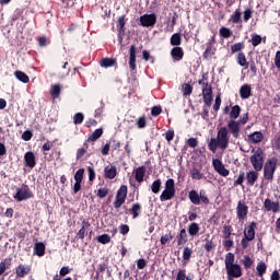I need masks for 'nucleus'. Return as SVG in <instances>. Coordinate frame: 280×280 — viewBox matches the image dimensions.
Listing matches in <instances>:
<instances>
[{
    "instance_id": "obj_3",
    "label": "nucleus",
    "mask_w": 280,
    "mask_h": 280,
    "mask_svg": "<svg viewBox=\"0 0 280 280\" xmlns=\"http://www.w3.org/2000/svg\"><path fill=\"white\" fill-rule=\"evenodd\" d=\"M176 196V183L173 178H168L165 182L164 190L162 191L160 196L161 202H167V200H172Z\"/></svg>"
},
{
    "instance_id": "obj_36",
    "label": "nucleus",
    "mask_w": 280,
    "mask_h": 280,
    "mask_svg": "<svg viewBox=\"0 0 280 280\" xmlns=\"http://www.w3.org/2000/svg\"><path fill=\"white\" fill-rule=\"evenodd\" d=\"M117 27L119 30V34L126 32V15H121L118 18Z\"/></svg>"
},
{
    "instance_id": "obj_26",
    "label": "nucleus",
    "mask_w": 280,
    "mask_h": 280,
    "mask_svg": "<svg viewBox=\"0 0 280 280\" xmlns=\"http://www.w3.org/2000/svg\"><path fill=\"white\" fill-rule=\"evenodd\" d=\"M198 233H200V225L196 222H192L188 225V234L191 237H196V235H198Z\"/></svg>"
},
{
    "instance_id": "obj_34",
    "label": "nucleus",
    "mask_w": 280,
    "mask_h": 280,
    "mask_svg": "<svg viewBox=\"0 0 280 280\" xmlns=\"http://www.w3.org/2000/svg\"><path fill=\"white\" fill-rule=\"evenodd\" d=\"M230 21L234 24L242 23V11H240V9H236L231 15Z\"/></svg>"
},
{
    "instance_id": "obj_25",
    "label": "nucleus",
    "mask_w": 280,
    "mask_h": 280,
    "mask_svg": "<svg viewBox=\"0 0 280 280\" xmlns=\"http://www.w3.org/2000/svg\"><path fill=\"white\" fill-rule=\"evenodd\" d=\"M34 255H37V257H44L45 256V245L43 242L35 243L34 245Z\"/></svg>"
},
{
    "instance_id": "obj_48",
    "label": "nucleus",
    "mask_w": 280,
    "mask_h": 280,
    "mask_svg": "<svg viewBox=\"0 0 280 280\" xmlns=\"http://www.w3.org/2000/svg\"><path fill=\"white\" fill-rule=\"evenodd\" d=\"M82 121H84V114L82 113H77L74 116H73V124L75 126H80V124H82Z\"/></svg>"
},
{
    "instance_id": "obj_45",
    "label": "nucleus",
    "mask_w": 280,
    "mask_h": 280,
    "mask_svg": "<svg viewBox=\"0 0 280 280\" xmlns=\"http://www.w3.org/2000/svg\"><path fill=\"white\" fill-rule=\"evenodd\" d=\"M173 240L174 235H172V232H170L168 234L161 236L160 242L162 246H165V244H168V242H172Z\"/></svg>"
},
{
    "instance_id": "obj_38",
    "label": "nucleus",
    "mask_w": 280,
    "mask_h": 280,
    "mask_svg": "<svg viewBox=\"0 0 280 280\" xmlns=\"http://www.w3.org/2000/svg\"><path fill=\"white\" fill-rule=\"evenodd\" d=\"M222 233H223V240L231 238V235H233V226L224 225L223 230H222Z\"/></svg>"
},
{
    "instance_id": "obj_14",
    "label": "nucleus",
    "mask_w": 280,
    "mask_h": 280,
    "mask_svg": "<svg viewBox=\"0 0 280 280\" xmlns=\"http://www.w3.org/2000/svg\"><path fill=\"white\" fill-rule=\"evenodd\" d=\"M246 185L248 187H254L255 186V183H257V180L259 179V171H249L247 172L246 176Z\"/></svg>"
},
{
    "instance_id": "obj_35",
    "label": "nucleus",
    "mask_w": 280,
    "mask_h": 280,
    "mask_svg": "<svg viewBox=\"0 0 280 280\" xmlns=\"http://www.w3.org/2000/svg\"><path fill=\"white\" fill-rule=\"evenodd\" d=\"M182 93H183L184 97L191 95V93H194V86H191V84H189V83H184L182 85Z\"/></svg>"
},
{
    "instance_id": "obj_47",
    "label": "nucleus",
    "mask_w": 280,
    "mask_h": 280,
    "mask_svg": "<svg viewBox=\"0 0 280 280\" xmlns=\"http://www.w3.org/2000/svg\"><path fill=\"white\" fill-rule=\"evenodd\" d=\"M258 277H264L266 275V262H259L256 267Z\"/></svg>"
},
{
    "instance_id": "obj_52",
    "label": "nucleus",
    "mask_w": 280,
    "mask_h": 280,
    "mask_svg": "<svg viewBox=\"0 0 280 280\" xmlns=\"http://www.w3.org/2000/svg\"><path fill=\"white\" fill-rule=\"evenodd\" d=\"M187 279V270L185 269H179L177 271V275L175 277V280H186Z\"/></svg>"
},
{
    "instance_id": "obj_2",
    "label": "nucleus",
    "mask_w": 280,
    "mask_h": 280,
    "mask_svg": "<svg viewBox=\"0 0 280 280\" xmlns=\"http://www.w3.org/2000/svg\"><path fill=\"white\" fill-rule=\"evenodd\" d=\"M225 271L230 277H235V279H240L242 277V266L235 264V254L228 253L225 255Z\"/></svg>"
},
{
    "instance_id": "obj_60",
    "label": "nucleus",
    "mask_w": 280,
    "mask_h": 280,
    "mask_svg": "<svg viewBox=\"0 0 280 280\" xmlns=\"http://www.w3.org/2000/svg\"><path fill=\"white\" fill-rule=\"evenodd\" d=\"M240 126H246V124H248V113L243 114L240 118V120H236Z\"/></svg>"
},
{
    "instance_id": "obj_39",
    "label": "nucleus",
    "mask_w": 280,
    "mask_h": 280,
    "mask_svg": "<svg viewBox=\"0 0 280 280\" xmlns=\"http://www.w3.org/2000/svg\"><path fill=\"white\" fill-rule=\"evenodd\" d=\"M190 176L192 180H202V173L198 168H192L190 171Z\"/></svg>"
},
{
    "instance_id": "obj_49",
    "label": "nucleus",
    "mask_w": 280,
    "mask_h": 280,
    "mask_svg": "<svg viewBox=\"0 0 280 280\" xmlns=\"http://www.w3.org/2000/svg\"><path fill=\"white\" fill-rule=\"evenodd\" d=\"M244 43H236L231 46L232 54H237V51H242L244 49Z\"/></svg>"
},
{
    "instance_id": "obj_44",
    "label": "nucleus",
    "mask_w": 280,
    "mask_h": 280,
    "mask_svg": "<svg viewBox=\"0 0 280 280\" xmlns=\"http://www.w3.org/2000/svg\"><path fill=\"white\" fill-rule=\"evenodd\" d=\"M161 185H163L161 179H155L152 183L151 190L153 191V194H159V191H161Z\"/></svg>"
},
{
    "instance_id": "obj_28",
    "label": "nucleus",
    "mask_w": 280,
    "mask_h": 280,
    "mask_svg": "<svg viewBox=\"0 0 280 280\" xmlns=\"http://www.w3.org/2000/svg\"><path fill=\"white\" fill-rule=\"evenodd\" d=\"M102 135H104V130L102 128L96 129L92 135L89 136L88 141L90 143H95V141H97Z\"/></svg>"
},
{
    "instance_id": "obj_57",
    "label": "nucleus",
    "mask_w": 280,
    "mask_h": 280,
    "mask_svg": "<svg viewBox=\"0 0 280 280\" xmlns=\"http://www.w3.org/2000/svg\"><path fill=\"white\" fill-rule=\"evenodd\" d=\"M205 95H213V88L211 84H206V86L202 89V96Z\"/></svg>"
},
{
    "instance_id": "obj_61",
    "label": "nucleus",
    "mask_w": 280,
    "mask_h": 280,
    "mask_svg": "<svg viewBox=\"0 0 280 280\" xmlns=\"http://www.w3.org/2000/svg\"><path fill=\"white\" fill-rule=\"evenodd\" d=\"M187 145L189 148H198V138H189L187 140Z\"/></svg>"
},
{
    "instance_id": "obj_50",
    "label": "nucleus",
    "mask_w": 280,
    "mask_h": 280,
    "mask_svg": "<svg viewBox=\"0 0 280 280\" xmlns=\"http://www.w3.org/2000/svg\"><path fill=\"white\" fill-rule=\"evenodd\" d=\"M136 126L137 128L143 129L148 126V121L145 120V116H142L140 118H138V120L136 121Z\"/></svg>"
},
{
    "instance_id": "obj_19",
    "label": "nucleus",
    "mask_w": 280,
    "mask_h": 280,
    "mask_svg": "<svg viewBox=\"0 0 280 280\" xmlns=\"http://www.w3.org/2000/svg\"><path fill=\"white\" fill-rule=\"evenodd\" d=\"M249 143H261L264 141V133L261 131H255L247 136Z\"/></svg>"
},
{
    "instance_id": "obj_64",
    "label": "nucleus",
    "mask_w": 280,
    "mask_h": 280,
    "mask_svg": "<svg viewBox=\"0 0 280 280\" xmlns=\"http://www.w3.org/2000/svg\"><path fill=\"white\" fill-rule=\"evenodd\" d=\"M275 65L277 69H280V50L276 52Z\"/></svg>"
},
{
    "instance_id": "obj_41",
    "label": "nucleus",
    "mask_w": 280,
    "mask_h": 280,
    "mask_svg": "<svg viewBox=\"0 0 280 280\" xmlns=\"http://www.w3.org/2000/svg\"><path fill=\"white\" fill-rule=\"evenodd\" d=\"M115 59L112 58H104L101 61V67H105V69H108V67H115Z\"/></svg>"
},
{
    "instance_id": "obj_10",
    "label": "nucleus",
    "mask_w": 280,
    "mask_h": 280,
    "mask_svg": "<svg viewBox=\"0 0 280 280\" xmlns=\"http://www.w3.org/2000/svg\"><path fill=\"white\" fill-rule=\"evenodd\" d=\"M212 167L220 174V176H229L231 174V171L224 166V164L219 159L212 160Z\"/></svg>"
},
{
    "instance_id": "obj_11",
    "label": "nucleus",
    "mask_w": 280,
    "mask_h": 280,
    "mask_svg": "<svg viewBox=\"0 0 280 280\" xmlns=\"http://www.w3.org/2000/svg\"><path fill=\"white\" fill-rule=\"evenodd\" d=\"M212 167L220 174V176H229L231 174V171L224 166V164L219 159L212 160Z\"/></svg>"
},
{
    "instance_id": "obj_62",
    "label": "nucleus",
    "mask_w": 280,
    "mask_h": 280,
    "mask_svg": "<svg viewBox=\"0 0 280 280\" xmlns=\"http://www.w3.org/2000/svg\"><path fill=\"white\" fill-rule=\"evenodd\" d=\"M88 174L90 182L95 180V168H93L92 166H88Z\"/></svg>"
},
{
    "instance_id": "obj_24",
    "label": "nucleus",
    "mask_w": 280,
    "mask_h": 280,
    "mask_svg": "<svg viewBox=\"0 0 280 280\" xmlns=\"http://www.w3.org/2000/svg\"><path fill=\"white\" fill-rule=\"evenodd\" d=\"M90 226H91V223L89 222V220L82 221V228L79 230L77 234L79 240H84V235H86V229H89Z\"/></svg>"
},
{
    "instance_id": "obj_51",
    "label": "nucleus",
    "mask_w": 280,
    "mask_h": 280,
    "mask_svg": "<svg viewBox=\"0 0 280 280\" xmlns=\"http://www.w3.org/2000/svg\"><path fill=\"white\" fill-rule=\"evenodd\" d=\"M242 264H243L244 268H246V270H248V268H250V266H253V259H250V256H244L242 259Z\"/></svg>"
},
{
    "instance_id": "obj_15",
    "label": "nucleus",
    "mask_w": 280,
    "mask_h": 280,
    "mask_svg": "<svg viewBox=\"0 0 280 280\" xmlns=\"http://www.w3.org/2000/svg\"><path fill=\"white\" fill-rule=\"evenodd\" d=\"M129 67L131 71L137 69V47L135 45H131L129 49Z\"/></svg>"
},
{
    "instance_id": "obj_27",
    "label": "nucleus",
    "mask_w": 280,
    "mask_h": 280,
    "mask_svg": "<svg viewBox=\"0 0 280 280\" xmlns=\"http://www.w3.org/2000/svg\"><path fill=\"white\" fill-rule=\"evenodd\" d=\"M187 244V230L182 229L177 235V246H184Z\"/></svg>"
},
{
    "instance_id": "obj_6",
    "label": "nucleus",
    "mask_w": 280,
    "mask_h": 280,
    "mask_svg": "<svg viewBox=\"0 0 280 280\" xmlns=\"http://www.w3.org/2000/svg\"><path fill=\"white\" fill-rule=\"evenodd\" d=\"M13 198L18 202H23V200H30V198H34V192H32L30 186L22 185L20 188H16V192Z\"/></svg>"
},
{
    "instance_id": "obj_63",
    "label": "nucleus",
    "mask_w": 280,
    "mask_h": 280,
    "mask_svg": "<svg viewBox=\"0 0 280 280\" xmlns=\"http://www.w3.org/2000/svg\"><path fill=\"white\" fill-rule=\"evenodd\" d=\"M108 196V188H100L97 191L98 198H106Z\"/></svg>"
},
{
    "instance_id": "obj_33",
    "label": "nucleus",
    "mask_w": 280,
    "mask_h": 280,
    "mask_svg": "<svg viewBox=\"0 0 280 280\" xmlns=\"http://www.w3.org/2000/svg\"><path fill=\"white\" fill-rule=\"evenodd\" d=\"M16 277L23 278L25 275H28L30 272V267H26L25 265H20L16 268Z\"/></svg>"
},
{
    "instance_id": "obj_32",
    "label": "nucleus",
    "mask_w": 280,
    "mask_h": 280,
    "mask_svg": "<svg viewBox=\"0 0 280 280\" xmlns=\"http://www.w3.org/2000/svg\"><path fill=\"white\" fill-rule=\"evenodd\" d=\"M241 113H242V107H240V105H234L230 112V119H233L235 121V119L240 117Z\"/></svg>"
},
{
    "instance_id": "obj_4",
    "label": "nucleus",
    "mask_w": 280,
    "mask_h": 280,
    "mask_svg": "<svg viewBox=\"0 0 280 280\" xmlns=\"http://www.w3.org/2000/svg\"><path fill=\"white\" fill-rule=\"evenodd\" d=\"M266 154L264 153V149L258 148L250 156V163L256 172H261L264 170V161Z\"/></svg>"
},
{
    "instance_id": "obj_13",
    "label": "nucleus",
    "mask_w": 280,
    "mask_h": 280,
    "mask_svg": "<svg viewBox=\"0 0 280 280\" xmlns=\"http://www.w3.org/2000/svg\"><path fill=\"white\" fill-rule=\"evenodd\" d=\"M265 211H271L273 213H280V203L279 201H271L270 198L265 199L264 201Z\"/></svg>"
},
{
    "instance_id": "obj_9",
    "label": "nucleus",
    "mask_w": 280,
    "mask_h": 280,
    "mask_svg": "<svg viewBox=\"0 0 280 280\" xmlns=\"http://www.w3.org/2000/svg\"><path fill=\"white\" fill-rule=\"evenodd\" d=\"M236 215L238 220H246L248 218V206L244 201H238L236 206Z\"/></svg>"
},
{
    "instance_id": "obj_18",
    "label": "nucleus",
    "mask_w": 280,
    "mask_h": 280,
    "mask_svg": "<svg viewBox=\"0 0 280 280\" xmlns=\"http://www.w3.org/2000/svg\"><path fill=\"white\" fill-rule=\"evenodd\" d=\"M240 95L242 100H248L249 97H253V88H250L249 84H243L240 88Z\"/></svg>"
},
{
    "instance_id": "obj_17",
    "label": "nucleus",
    "mask_w": 280,
    "mask_h": 280,
    "mask_svg": "<svg viewBox=\"0 0 280 280\" xmlns=\"http://www.w3.org/2000/svg\"><path fill=\"white\" fill-rule=\"evenodd\" d=\"M255 229H257V222L253 221L244 229V237L252 241L255 240Z\"/></svg>"
},
{
    "instance_id": "obj_56",
    "label": "nucleus",
    "mask_w": 280,
    "mask_h": 280,
    "mask_svg": "<svg viewBox=\"0 0 280 280\" xmlns=\"http://www.w3.org/2000/svg\"><path fill=\"white\" fill-rule=\"evenodd\" d=\"M244 178H246V173L241 172L238 177L234 182V187H237V185H244Z\"/></svg>"
},
{
    "instance_id": "obj_8",
    "label": "nucleus",
    "mask_w": 280,
    "mask_h": 280,
    "mask_svg": "<svg viewBox=\"0 0 280 280\" xmlns=\"http://www.w3.org/2000/svg\"><path fill=\"white\" fill-rule=\"evenodd\" d=\"M226 129L230 132V136L232 135L233 139H240V133L242 132V125L237 122V120L230 119L228 121Z\"/></svg>"
},
{
    "instance_id": "obj_58",
    "label": "nucleus",
    "mask_w": 280,
    "mask_h": 280,
    "mask_svg": "<svg viewBox=\"0 0 280 280\" xmlns=\"http://www.w3.org/2000/svg\"><path fill=\"white\" fill-rule=\"evenodd\" d=\"M161 113H163V108H161V106H153L151 109L152 117H159Z\"/></svg>"
},
{
    "instance_id": "obj_40",
    "label": "nucleus",
    "mask_w": 280,
    "mask_h": 280,
    "mask_svg": "<svg viewBox=\"0 0 280 280\" xmlns=\"http://www.w3.org/2000/svg\"><path fill=\"white\" fill-rule=\"evenodd\" d=\"M219 33L222 38H231V36H233V31L229 27H221Z\"/></svg>"
},
{
    "instance_id": "obj_29",
    "label": "nucleus",
    "mask_w": 280,
    "mask_h": 280,
    "mask_svg": "<svg viewBox=\"0 0 280 280\" xmlns=\"http://www.w3.org/2000/svg\"><path fill=\"white\" fill-rule=\"evenodd\" d=\"M188 198L192 205H200V195L196 190H190L188 192Z\"/></svg>"
},
{
    "instance_id": "obj_12",
    "label": "nucleus",
    "mask_w": 280,
    "mask_h": 280,
    "mask_svg": "<svg viewBox=\"0 0 280 280\" xmlns=\"http://www.w3.org/2000/svg\"><path fill=\"white\" fill-rule=\"evenodd\" d=\"M140 23L142 27H154L156 25V15L155 14H144L140 16Z\"/></svg>"
},
{
    "instance_id": "obj_42",
    "label": "nucleus",
    "mask_w": 280,
    "mask_h": 280,
    "mask_svg": "<svg viewBox=\"0 0 280 280\" xmlns=\"http://www.w3.org/2000/svg\"><path fill=\"white\" fill-rule=\"evenodd\" d=\"M237 63L241 67H248V61L246 60V55L244 52L237 55Z\"/></svg>"
},
{
    "instance_id": "obj_30",
    "label": "nucleus",
    "mask_w": 280,
    "mask_h": 280,
    "mask_svg": "<svg viewBox=\"0 0 280 280\" xmlns=\"http://www.w3.org/2000/svg\"><path fill=\"white\" fill-rule=\"evenodd\" d=\"M14 75L16 80H19L20 82H23V84H27V82H30V77L21 70L15 71Z\"/></svg>"
},
{
    "instance_id": "obj_22",
    "label": "nucleus",
    "mask_w": 280,
    "mask_h": 280,
    "mask_svg": "<svg viewBox=\"0 0 280 280\" xmlns=\"http://www.w3.org/2000/svg\"><path fill=\"white\" fill-rule=\"evenodd\" d=\"M129 213L132 215L133 220H137L141 215V203L136 202L129 209Z\"/></svg>"
},
{
    "instance_id": "obj_31",
    "label": "nucleus",
    "mask_w": 280,
    "mask_h": 280,
    "mask_svg": "<svg viewBox=\"0 0 280 280\" xmlns=\"http://www.w3.org/2000/svg\"><path fill=\"white\" fill-rule=\"evenodd\" d=\"M183 43V37L180 36V33H175L171 36V45L173 47H178Z\"/></svg>"
},
{
    "instance_id": "obj_7",
    "label": "nucleus",
    "mask_w": 280,
    "mask_h": 280,
    "mask_svg": "<svg viewBox=\"0 0 280 280\" xmlns=\"http://www.w3.org/2000/svg\"><path fill=\"white\" fill-rule=\"evenodd\" d=\"M126 198H128V186L122 185L117 190L114 201V209H121V206L126 202Z\"/></svg>"
},
{
    "instance_id": "obj_1",
    "label": "nucleus",
    "mask_w": 280,
    "mask_h": 280,
    "mask_svg": "<svg viewBox=\"0 0 280 280\" xmlns=\"http://www.w3.org/2000/svg\"><path fill=\"white\" fill-rule=\"evenodd\" d=\"M229 143H231V133L226 127H220L217 131V137L211 138L208 143V149L210 152L215 154L219 150H226L229 148Z\"/></svg>"
},
{
    "instance_id": "obj_16",
    "label": "nucleus",
    "mask_w": 280,
    "mask_h": 280,
    "mask_svg": "<svg viewBox=\"0 0 280 280\" xmlns=\"http://www.w3.org/2000/svg\"><path fill=\"white\" fill-rule=\"evenodd\" d=\"M24 162L26 167L34 170V167H36V155H34V152H26L24 155Z\"/></svg>"
},
{
    "instance_id": "obj_5",
    "label": "nucleus",
    "mask_w": 280,
    "mask_h": 280,
    "mask_svg": "<svg viewBox=\"0 0 280 280\" xmlns=\"http://www.w3.org/2000/svg\"><path fill=\"white\" fill-rule=\"evenodd\" d=\"M277 158H271L267 160L264 165V178L265 180L272 182L275 179V172H277Z\"/></svg>"
},
{
    "instance_id": "obj_53",
    "label": "nucleus",
    "mask_w": 280,
    "mask_h": 280,
    "mask_svg": "<svg viewBox=\"0 0 280 280\" xmlns=\"http://www.w3.org/2000/svg\"><path fill=\"white\" fill-rule=\"evenodd\" d=\"M252 45H253V47H257V46L261 45V36L254 34L252 36Z\"/></svg>"
},
{
    "instance_id": "obj_23",
    "label": "nucleus",
    "mask_w": 280,
    "mask_h": 280,
    "mask_svg": "<svg viewBox=\"0 0 280 280\" xmlns=\"http://www.w3.org/2000/svg\"><path fill=\"white\" fill-rule=\"evenodd\" d=\"M135 176L137 183H143V178H145V166H139L138 168H136Z\"/></svg>"
},
{
    "instance_id": "obj_46",
    "label": "nucleus",
    "mask_w": 280,
    "mask_h": 280,
    "mask_svg": "<svg viewBox=\"0 0 280 280\" xmlns=\"http://www.w3.org/2000/svg\"><path fill=\"white\" fill-rule=\"evenodd\" d=\"M84 179V168H80L74 174V180L75 183H82Z\"/></svg>"
},
{
    "instance_id": "obj_20",
    "label": "nucleus",
    "mask_w": 280,
    "mask_h": 280,
    "mask_svg": "<svg viewBox=\"0 0 280 280\" xmlns=\"http://www.w3.org/2000/svg\"><path fill=\"white\" fill-rule=\"evenodd\" d=\"M104 176L105 178H109V180H113L115 176H117V166L108 165L104 168Z\"/></svg>"
},
{
    "instance_id": "obj_37",
    "label": "nucleus",
    "mask_w": 280,
    "mask_h": 280,
    "mask_svg": "<svg viewBox=\"0 0 280 280\" xmlns=\"http://www.w3.org/2000/svg\"><path fill=\"white\" fill-rule=\"evenodd\" d=\"M191 255H194V250H191V248L189 247H185L184 250H183V259L184 261V266L187 265V261H189V259H191Z\"/></svg>"
},
{
    "instance_id": "obj_43",
    "label": "nucleus",
    "mask_w": 280,
    "mask_h": 280,
    "mask_svg": "<svg viewBox=\"0 0 280 280\" xmlns=\"http://www.w3.org/2000/svg\"><path fill=\"white\" fill-rule=\"evenodd\" d=\"M60 91H61L60 84L52 85L51 89H50L51 97H54V98L59 97L60 96Z\"/></svg>"
},
{
    "instance_id": "obj_55",
    "label": "nucleus",
    "mask_w": 280,
    "mask_h": 280,
    "mask_svg": "<svg viewBox=\"0 0 280 280\" xmlns=\"http://www.w3.org/2000/svg\"><path fill=\"white\" fill-rule=\"evenodd\" d=\"M224 240L225 241H223V246H224L225 250H231L233 248V246H235V243L231 238H224Z\"/></svg>"
},
{
    "instance_id": "obj_21",
    "label": "nucleus",
    "mask_w": 280,
    "mask_h": 280,
    "mask_svg": "<svg viewBox=\"0 0 280 280\" xmlns=\"http://www.w3.org/2000/svg\"><path fill=\"white\" fill-rule=\"evenodd\" d=\"M171 56H172L173 60L180 61V59L185 56V51L183 50L182 47H174L171 50Z\"/></svg>"
},
{
    "instance_id": "obj_54",
    "label": "nucleus",
    "mask_w": 280,
    "mask_h": 280,
    "mask_svg": "<svg viewBox=\"0 0 280 280\" xmlns=\"http://www.w3.org/2000/svg\"><path fill=\"white\" fill-rule=\"evenodd\" d=\"M97 242H100V244H109L110 236L108 234H102L97 237Z\"/></svg>"
},
{
    "instance_id": "obj_59",
    "label": "nucleus",
    "mask_w": 280,
    "mask_h": 280,
    "mask_svg": "<svg viewBox=\"0 0 280 280\" xmlns=\"http://www.w3.org/2000/svg\"><path fill=\"white\" fill-rule=\"evenodd\" d=\"M199 198L203 205H209V197H207V192L205 190H200Z\"/></svg>"
}]
</instances>
